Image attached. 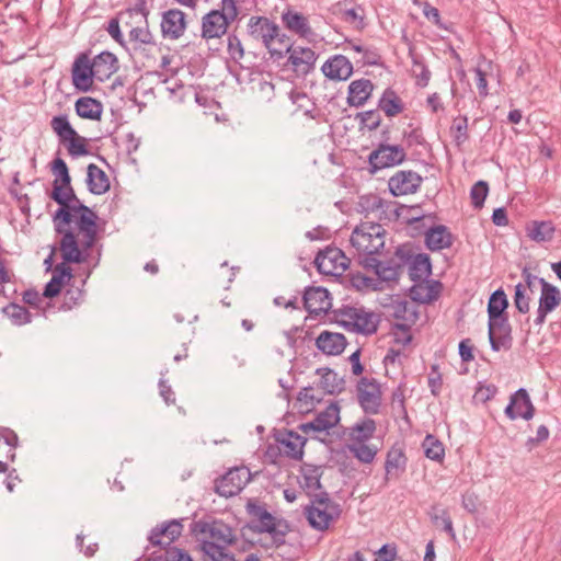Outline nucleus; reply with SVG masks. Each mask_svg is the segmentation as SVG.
Returning <instances> with one entry per match:
<instances>
[{
    "label": "nucleus",
    "mask_w": 561,
    "mask_h": 561,
    "mask_svg": "<svg viewBox=\"0 0 561 561\" xmlns=\"http://www.w3.org/2000/svg\"><path fill=\"white\" fill-rule=\"evenodd\" d=\"M228 53L234 60L241 59L244 56V50L241 41L234 34H230L228 36Z\"/></svg>",
    "instance_id": "obj_59"
},
{
    "label": "nucleus",
    "mask_w": 561,
    "mask_h": 561,
    "mask_svg": "<svg viewBox=\"0 0 561 561\" xmlns=\"http://www.w3.org/2000/svg\"><path fill=\"white\" fill-rule=\"evenodd\" d=\"M359 122L363 127H366L368 130H375L381 122L380 114L376 110H369L366 112H362L357 114Z\"/></svg>",
    "instance_id": "obj_58"
},
{
    "label": "nucleus",
    "mask_w": 561,
    "mask_h": 561,
    "mask_svg": "<svg viewBox=\"0 0 561 561\" xmlns=\"http://www.w3.org/2000/svg\"><path fill=\"white\" fill-rule=\"evenodd\" d=\"M202 551L210 561H236L234 556L227 551L228 546H219V543L202 541Z\"/></svg>",
    "instance_id": "obj_45"
},
{
    "label": "nucleus",
    "mask_w": 561,
    "mask_h": 561,
    "mask_svg": "<svg viewBox=\"0 0 561 561\" xmlns=\"http://www.w3.org/2000/svg\"><path fill=\"white\" fill-rule=\"evenodd\" d=\"M238 15L237 0H221L220 9L211 10L203 16L202 37L205 39L221 37Z\"/></svg>",
    "instance_id": "obj_4"
},
{
    "label": "nucleus",
    "mask_w": 561,
    "mask_h": 561,
    "mask_svg": "<svg viewBox=\"0 0 561 561\" xmlns=\"http://www.w3.org/2000/svg\"><path fill=\"white\" fill-rule=\"evenodd\" d=\"M348 450L353 456L363 463H370L374 461L378 448L366 443L350 444Z\"/></svg>",
    "instance_id": "obj_51"
},
{
    "label": "nucleus",
    "mask_w": 561,
    "mask_h": 561,
    "mask_svg": "<svg viewBox=\"0 0 561 561\" xmlns=\"http://www.w3.org/2000/svg\"><path fill=\"white\" fill-rule=\"evenodd\" d=\"M314 264L319 273L337 276L342 275L347 270L350 259L341 249L328 247L317 254Z\"/></svg>",
    "instance_id": "obj_9"
},
{
    "label": "nucleus",
    "mask_w": 561,
    "mask_h": 561,
    "mask_svg": "<svg viewBox=\"0 0 561 561\" xmlns=\"http://www.w3.org/2000/svg\"><path fill=\"white\" fill-rule=\"evenodd\" d=\"M316 373L320 376L318 386L323 393L334 394L344 390V379L340 378L332 369L318 368Z\"/></svg>",
    "instance_id": "obj_38"
},
{
    "label": "nucleus",
    "mask_w": 561,
    "mask_h": 561,
    "mask_svg": "<svg viewBox=\"0 0 561 561\" xmlns=\"http://www.w3.org/2000/svg\"><path fill=\"white\" fill-rule=\"evenodd\" d=\"M376 422L370 417H364L348 428V437L352 444L368 442L376 432Z\"/></svg>",
    "instance_id": "obj_37"
},
{
    "label": "nucleus",
    "mask_w": 561,
    "mask_h": 561,
    "mask_svg": "<svg viewBox=\"0 0 561 561\" xmlns=\"http://www.w3.org/2000/svg\"><path fill=\"white\" fill-rule=\"evenodd\" d=\"M374 90V84L368 79H358L348 85L347 103L351 106H363L370 98Z\"/></svg>",
    "instance_id": "obj_33"
},
{
    "label": "nucleus",
    "mask_w": 561,
    "mask_h": 561,
    "mask_svg": "<svg viewBox=\"0 0 561 561\" xmlns=\"http://www.w3.org/2000/svg\"><path fill=\"white\" fill-rule=\"evenodd\" d=\"M422 181V176L412 170H399L389 179L388 186L393 196H402L415 193Z\"/></svg>",
    "instance_id": "obj_15"
},
{
    "label": "nucleus",
    "mask_w": 561,
    "mask_h": 561,
    "mask_svg": "<svg viewBox=\"0 0 561 561\" xmlns=\"http://www.w3.org/2000/svg\"><path fill=\"white\" fill-rule=\"evenodd\" d=\"M91 62L99 81L110 79L119 68L117 57L107 50L96 55Z\"/></svg>",
    "instance_id": "obj_28"
},
{
    "label": "nucleus",
    "mask_w": 561,
    "mask_h": 561,
    "mask_svg": "<svg viewBox=\"0 0 561 561\" xmlns=\"http://www.w3.org/2000/svg\"><path fill=\"white\" fill-rule=\"evenodd\" d=\"M50 198L60 206L53 216L55 229L58 233H64L66 229L62 225L68 226L72 221L73 211L69 207V198H75V190H68V194L64 195L60 188L56 187L51 191Z\"/></svg>",
    "instance_id": "obj_21"
},
{
    "label": "nucleus",
    "mask_w": 561,
    "mask_h": 561,
    "mask_svg": "<svg viewBox=\"0 0 561 561\" xmlns=\"http://www.w3.org/2000/svg\"><path fill=\"white\" fill-rule=\"evenodd\" d=\"M508 307L506 294L502 288L493 291L488 302V316L505 314L504 311Z\"/></svg>",
    "instance_id": "obj_50"
},
{
    "label": "nucleus",
    "mask_w": 561,
    "mask_h": 561,
    "mask_svg": "<svg viewBox=\"0 0 561 561\" xmlns=\"http://www.w3.org/2000/svg\"><path fill=\"white\" fill-rule=\"evenodd\" d=\"M378 106L388 117H393L403 112L404 105L400 96L391 88H387L379 102Z\"/></svg>",
    "instance_id": "obj_41"
},
{
    "label": "nucleus",
    "mask_w": 561,
    "mask_h": 561,
    "mask_svg": "<svg viewBox=\"0 0 561 561\" xmlns=\"http://www.w3.org/2000/svg\"><path fill=\"white\" fill-rule=\"evenodd\" d=\"M405 158L407 153L403 147L380 144L368 157L369 171L374 174L381 169L399 165Z\"/></svg>",
    "instance_id": "obj_8"
},
{
    "label": "nucleus",
    "mask_w": 561,
    "mask_h": 561,
    "mask_svg": "<svg viewBox=\"0 0 561 561\" xmlns=\"http://www.w3.org/2000/svg\"><path fill=\"white\" fill-rule=\"evenodd\" d=\"M440 283L437 280L414 283L410 289L413 300L428 304L439 296Z\"/></svg>",
    "instance_id": "obj_36"
},
{
    "label": "nucleus",
    "mask_w": 561,
    "mask_h": 561,
    "mask_svg": "<svg viewBox=\"0 0 561 561\" xmlns=\"http://www.w3.org/2000/svg\"><path fill=\"white\" fill-rule=\"evenodd\" d=\"M458 351L462 362L469 363L473 360V345L470 339L461 340L458 346Z\"/></svg>",
    "instance_id": "obj_63"
},
{
    "label": "nucleus",
    "mask_w": 561,
    "mask_h": 561,
    "mask_svg": "<svg viewBox=\"0 0 561 561\" xmlns=\"http://www.w3.org/2000/svg\"><path fill=\"white\" fill-rule=\"evenodd\" d=\"M425 243L431 251L448 249L453 244V234L446 226L438 225L426 231Z\"/></svg>",
    "instance_id": "obj_31"
},
{
    "label": "nucleus",
    "mask_w": 561,
    "mask_h": 561,
    "mask_svg": "<svg viewBox=\"0 0 561 561\" xmlns=\"http://www.w3.org/2000/svg\"><path fill=\"white\" fill-rule=\"evenodd\" d=\"M50 127L59 137L61 142H66L68 138L77 136V131L69 123L67 115L54 116L50 121Z\"/></svg>",
    "instance_id": "obj_46"
},
{
    "label": "nucleus",
    "mask_w": 561,
    "mask_h": 561,
    "mask_svg": "<svg viewBox=\"0 0 561 561\" xmlns=\"http://www.w3.org/2000/svg\"><path fill=\"white\" fill-rule=\"evenodd\" d=\"M129 38L134 45H151L152 46L153 42H156L154 35L151 33V31L148 27V22L146 23V26L134 27L129 32Z\"/></svg>",
    "instance_id": "obj_52"
},
{
    "label": "nucleus",
    "mask_w": 561,
    "mask_h": 561,
    "mask_svg": "<svg viewBox=\"0 0 561 561\" xmlns=\"http://www.w3.org/2000/svg\"><path fill=\"white\" fill-rule=\"evenodd\" d=\"M412 59V76L416 79V84L421 88H425L431 80V71L424 62L422 56L410 51Z\"/></svg>",
    "instance_id": "obj_44"
},
{
    "label": "nucleus",
    "mask_w": 561,
    "mask_h": 561,
    "mask_svg": "<svg viewBox=\"0 0 561 561\" xmlns=\"http://www.w3.org/2000/svg\"><path fill=\"white\" fill-rule=\"evenodd\" d=\"M3 440L5 445L9 446V450L7 454V459L10 461H14L15 459V448L19 443V437L14 431L9 427L0 426V440Z\"/></svg>",
    "instance_id": "obj_53"
},
{
    "label": "nucleus",
    "mask_w": 561,
    "mask_h": 561,
    "mask_svg": "<svg viewBox=\"0 0 561 561\" xmlns=\"http://www.w3.org/2000/svg\"><path fill=\"white\" fill-rule=\"evenodd\" d=\"M165 561H193V559L184 550L170 547L165 550Z\"/></svg>",
    "instance_id": "obj_64"
},
{
    "label": "nucleus",
    "mask_w": 561,
    "mask_h": 561,
    "mask_svg": "<svg viewBox=\"0 0 561 561\" xmlns=\"http://www.w3.org/2000/svg\"><path fill=\"white\" fill-rule=\"evenodd\" d=\"M66 142H68L67 149L71 157H81L89 153L87 139L78 133L73 138H68Z\"/></svg>",
    "instance_id": "obj_56"
},
{
    "label": "nucleus",
    "mask_w": 561,
    "mask_h": 561,
    "mask_svg": "<svg viewBox=\"0 0 561 561\" xmlns=\"http://www.w3.org/2000/svg\"><path fill=\"white\" fill-rule=\"evenodd\" d=\"M428 515L435 526H442L443 530L446 531L451 539L456 538L453 520L446 510H438L436 506H433Z\"/></svg>",
    "instance_id": "obj_49"
},
{
    "label": "nucleus",
    "mask_w": 561,
    "mask_h": 561,
    "mask_svg": "<svg viewBox=\"0 0 561 561\" xmlns=\"http://www.w3.org/2000/svg\"><path fill=\"white\" fill-rule=\"evenodd\" d=\"M339 422L340 407L337 403H330L323 411L319 412L312 421L300 424L298 428L305 434L313 432L328 435L329 431L335 427Z\"/></svg>",
    "instance_id": "obj_12"
},
{
    "label": "nucleus",
    "mask_w": 561,
    "mask_h": 561,
    "mask_svg": "<svg viewBox=\"0 0 561 561\" xmlns=\"http://www.w3.org/2000/svg\"><path fill=\"white\" fill-rule=\"evenodd\" d=\"M247 512L252 517L253 525L250 526L252 530L259 534L267 533L275 542H284L285 533L277 530L276 518L263 505L250 501L247 504Z\"/></svg>",
    "instance_id": "obj_6"
},
{
    "label": "nucleus",
    "mask_w": 561,
    "mask_h": 561,
    "mask_svg": "<svg viewBox=\"0 0 561 561\" xmlns=\"http://www.w3.org/2000/svg\"><path fill=\"white\" fill-rule=\"evenodd\" d=\"M75 111L81 118L100 121L103 114V104L94 98L81 96L75 103Z\"/></svg>",
    "instance_id": "obj_34"
},
{
    "label": "nucleus",
    "mask_w": 561,
    "mask_h": 561,
    "mask_svg": "<svg viewBox=\"0 0 561 561\" xmlns=\"http://www.w3.org/2000/svg\"><path fill=\"white\" fill-rule=\"evenodd\" d=\"M59 249L66 263H82L85 261V255L80 250L77 238L71 230H66L62 233Z\"/></svg>",
    "instance_id": "obj_30"
},
{
    "label": "nucleus",
    "mask_w": 561,
    "mask_h": 561,
    "mask_svg": "<svg viewBox=\"0 0 561 561\" xmlns=\"http://www.w3.org/2000/svg\"><path fill=\"white\" fill-rule=\"evenodd\" d=\"M183 525L181 519H172L161 526L151 529L148 540L152 546L168 548L182 534Z\"/></svg>",
    "instance_id": "obj_20"
},
{
    "label": "nucleus",
    "mask_w": 561,
    "mask_h": 561,
    "mask_svg": "<svg viewBox=\"0 0 561 561\" xmlns=\"http://www.w3.org/2000/svg\"><path fill=\"white\" fill-rule=\"evenodd\" d=\"M134 50L137 55L147 60H156V53L160 50L157 42L153 45H134Z\"/></svg>",
    "instance_id": "obj_61"
},
{
    "label": "nucleus",
    "mask_w": 561,
    "mask_h": 561,
    "mask_svg": "<svg viewBox=\"0 0 561 561\" xmlns=\"http://www.w3.org/2000/svg\"><path fill=\"white\" fill-rule=\"evenodd\" d=\"M276 442L279 444V451L295 460H300L304 456V446L307 442L306 438L300 436L299 434L287 431L283 434H279L276 437Z\"/></svg>",
    "instance_id": "obj_26"
},
{
    "label": "nucleus",
    "mask_w": 561,
    "mask_h": 561,
    "mask_svg": "<svg viewBox=\"0 0 561 561\" xmlns=\"http://www.w3.org/2000/svg\"><path fill=\"white\" fill-rule=\"evenodd\" d=\"M285 49L289 54L287 62L298 77H306L313 71L317 60V55L313 49L300 46H286Z\"/></svg>",
    "instance_id": "obj_17"
},
{
    "label": "nucleus",
    "mask_w": 561,
    "mask_h": 561,
    "mask_svg": "<svg viewBox=\"0 0 561 561\" xmlns=\"http://www.w3.org/2000/svg\"><path fill=\"white\" fill-rule=\"evenodd\" d=\"M426 458L435 461H443L445 448L443 443L432 434H427L422 443Z\"/></svg>",
    "instance_id": "obj_47"
},
{
    "label": "nucleus",
    "mask_w": 561,
    "mask_h": 561,
    "mask_svg": "<svg viewBox=\"0 0 561 561\" xmlns=\"http://www.w3.org/2000/svg\"><path fill=\"white\" fill-rule=\"evenodd\" d=\"M194 534L208 535L211 540L209 542L219 543V546H231L236 542V537L231 527L222 522L214 520L208 522H195L192 526Z\"/></svg>",
    "instance_id": "obj_13"
},
{
    "label": "nucleus",
    "mask_w": 561,
    "mask_h": 561,
    "mask_svg": "<svg viewBox=\"0 0 561 561\" xmlns=\"http://www.w3.org/2000/svg\"><path fill=\"white\" fill-rule=\"evenodd\" d=\"M385 280L377 278H373L362 274L360 272H355L350 274V283L351 285L359 290V291H369V290H381V283ZM387 283L389 280H386Z\"/></svg>",
    "instance_id": "obj_43"
},
{
    "label": "nucleus",
    "mask_w": 561,
    "mask_h": 561,
    "mask_svg": "<svg viewBox=\"0 0 561 561\" xmlns=\"http://www.w3.org/2000/svg\"><path fill=\"white\" fill-rule=\"evenodd\" d=\"M160 27L163 38L171 41L179 39L186 28L185 13L179 9L164 11L162 13Z\"/></svg>",
    "instance_id": "obj_19"
},
{
    "label": "nucleus",
    "mask_w": 561,
    "mask_h": 561,
    "mask_svg": "<svg viewBox=\"0 0 561 561\" xmlns=\"http://www.w3.org/2000/svg\"><path fill=\"white\" fill-rule=\"evenodd\" d=\"M489 342L492 351L510 350L512 346V328L505 314L489 316Z\"/></svg>",
    "instance_id": "obj_10"
},
{
    "label": "nucleus",
    "mask_w": 561,
    "mask_h": 561,
    "mask_svg": "<svg viewBox=\"0 0 561 561\" xmlns=\"http://www.w3.org/2000/svg\"><path fill=\"white\" fill-rule=\"evenodd\" d=\"M489 193V185L485 181H478L470 190L471 203L474 208H481Z\"/></svg>",
    "instance_id": "obj_54"
},
{
    "label": "nucleus",
    "mask_w": 561,
    "mask_h": 561,
    "mask_svg": "<svg viewBox=\"0 0 561 561\" xmlns=\"http://www.w3.org/2000/svg\"><path fill=\"white\" fill-rule=\"evenodd\" d=\"M247 31L249 36L256 42H261L272 56H282L283 49L274 47L277 41L284 43L285 35L279 34V26L265 16H251Z\"/></svg>",
    "instance_id": "obj_5"
},
{
    "label": "nucleus",
    "mask_w": 561,
    "mask_h": 561,
    "mask_svg": "<svg viewBox=\"0 0 561 561\" xmlns=\"http://www.w3.org/2000/svg\"><path fill=\"white\" fill-rule=\"evenodd\" d=\"M335 321L350 332L370 335L377 332L379 314L364 307L342 306L334 311Z\"/></svg>",
    "instance_id": "obj_2"
},
{
    "label": "nucleus",
    "mask_w": 561,
    "mask_h": 561,
    "mask_svg": "<svg viewBox=\"0 0 561 561\" xmlns=\"http://www.w3.org/2000/svg\"><path fill=\"white\" fill-rule=\"evenodd\" d=\"M346 339L342 333L323 331L316 340L318 350L327 355H340L346 347Z\"/></svg>",
    "instance_id": "obj_29"
},
{
    "label": "nucleus",
    "mask_w": 561,
    "mask_h": 561,
    "mask_svg": "<svg viewBox=\"0 0 561 561\" xmlns=\"http://www.w3.org/2000/svg\"><path fill=\"white\" fill-rule=\"evenodd\" d=\"M310 497V504L305 507V516L313 529L327 530L331 523L340 518L341 506L332 501L325 491H320Z\"/></svg>",
    "instance_id": "obj_3"
},
{
    "label": "nucleus",
    "mask_w": 561,
    "mask_h": 561,
    "mask_svg": "<svg viewBox=\"0 0 561 561\" xmlns=\"http://www.w3.org/2000/svg\"><path fill=\"white\" fill-rule=\"evenodd\" d=\"M51 171L56 176L53 182V190L59 187L64 195L68 194V190H73L67 163L61 158L58 157L53 161Z\"/></svg>",
    "instance_id": "obj_39"
},
{
    "label": "nucleus",
    "mask_w": 561,
    "mask_h": 561,
    "mask_svg": "<svg viewBox=\"0 0 561 561\" xmlns=\"http://www.w3.org/2000/svg\"><path fill=\"white\" fill-rule=\"evenodd\" d=\"M81 210L77 220V227L83 236L82 247L84 250L91 249L96 240L98 226L96 214L88 206H80Z\"/></svg>",
    "instance_id": "obj_23"
},
{
    "label": "nucleus",
    "mask_w": 561,
    "mask_h": 561,
    "mask_svg": "<svg viewBox=\"0 0 561 561\" xmlns=\"http://www.w3.org/2000/svg\"><path fill=\"white\" fill-rule=\"evenodd\" d=\"M450 130L455 133L454 138L458 146L466 142L469 139L467 116L456 118Z\"/></svg>",
    "instance_id": "obj_55"
},
{
    "label": "nucleus",
    "mask_w": 561,
    "mask_h": 561,
    "mask_svg": "<svg viewBox=\"0 0 561 561\" xmlns=\"http://www.w3.org/2000/svg\"><path fill=\"white\" fill-rule=\"evenodd\" d=\"M556 228L551 221H534L527 228V236L536 242L552 240Z\"/></svg>",
    "instance_id": "obj_42"
},
{
    "label": "nucleus",
    "mask_w": 561,
    "mask_h": 561,
    "mask_svg": "<svg viewBox=\"0 0 561 561\" xmlns=\"http://www.w3.org/2000/svg\"><path fill=\"white\" fill-rule=\"evenodd\" d=\"M357 401L366 414H378L381 407L382 392L375 378L363 377L356 386Z\"/></svg>",
    "instance_id": "obj_7"
},
{
    "label": "nucleus",
    "mask_w": 561,
    "mask_h": 561,
    "mask_svg": "<svg viewBox=\"0 0 561 561\" xmlns=\"http://www.w3.org/2000/svg\"><path fill=\"white\" fill-rule=\"evenodd\" d=\"M304 306L310 314L327 313L331 308V296L324 287H308L304 294Z\"/></svg>",
    "instance_id": "obj_22"
},
{
    "label": "nucleus",
    "mask_w": 561,
    "mask_h": 561,
    "mask_svg": "<svg viewBox=\"0 0 561 561\" xmlns=\"http://www.w3.org/2000/svg\"><path fill=\"white\" fill-rule=\"evenodd\" d=\"M432 274L431 259L426 253H419L409 260V276L414 283L428 282Z\"/></svg>",
    "instance_id": "obj_32"
},
{
    "label": "nucleus",
    "mask_w": 561,
    "mask_h": 561,
    "mask_svg": "<svg viewBox=\"0 0 561 561\" xmlns=\"http://www.w3.org/2000/svg\"><path fill=\"white\" fill-rule=\"evenodd\" d=\"M530 298L526 295V287L519 283L515 286L514 293V305L520 313H527L529 311Z\"/></svg>",
    "instance_id": "obj_57"
},
{
    "label": "nucleus",
    "mask_w": 561,
    "mask_h": 561,
    "mask_svg": "<svg viewBox=\"0 0 561 561\" xmlns=\"http://www.w3.org/2000/svg\"><path fill=\"white\" fill-rule=\"evenodd\" d=\"M87 184L90 193L94 195H102L110 190L108 176L94 163L88 165Z\"/></svg>",
    "instance_id": "obj_35"
},
{
    "label": "nucleus",
    "mask_w": 561,
    "mask_h": 561,
    "mask_svg": "<svg viewBox=\"0 0 561 561\" xmlns=\"http://www.w3.org/2000/svg\"><path fill=\"white\" fill-rule=\"evenodd\" d=\"M280 20L289 32L301 38L310 39L314 35L307 16L298 11L287 9L282 13Z\"/></svg>",
    "instance_id": "obj_25"
},
{
    "label": "nucleus",
    "mask_w": 561,
    "mask_h": 561,
    "mask_svg": "<svg viewBox=\"0 0 561 561\" xmlns=\"http://www.w3.org/2000/svg\"><path fill=\"white\" fill-rule=\"evenodd\" d=\"M323 474L322 466L304 463L300 467V486L309 496H314L322 491L321 477Z\"/></svg>",
    "instance_id": "obj_27"
},
{
    "label": "nucleus",
    "mask_w": 561,
    "mask_h": 561,
    "mask_svg": "<svg viewBox=\"0 0 561 561\" xmlns=\"http://www.w3.org/2000/svg\"><path fill=\"white\" fill-rule=\"evenodd\" d=\"M504 412L510 420L522 417L529 421L534 417L535 407L526 389L520 388L510 397V403Z\"/></svg>",
    "instance_id": "obj_18"
},
{
    "label": "nucleus",
    "mask_w": 561,
    "mask_h": 561,
    "mask_svg": "<svg viewBox=\"0 0 561 561\" xmlns=\"http://www.w3.org/2000/svg\"><path fill=\"white\" fill-rule=\"evenodd\" d=\"M73 87L82 92H88L93 87V79L96 75L88 54L81 53L75 60L71 70Z\"/></svg>",
    "instance_id": "obj_14"
},
{
    "label": "nucleus",
    "mask_w": 561,
    "mask_h": 561,
    "mask_svg": "<svg viewBox=\"0 0 561 561\" xmlns=\"http://www.w3.org/2000/svg\"><path fill=\"white\" fill-rule=\"evenodd\" d=\"M396 545H383L377 552V558L374 561H394L397 558Z\"/></svg>",
    "instance_id": "obj_62"
},
{
    "label": "nucleus",
    "mask_w": 561,
    "mask_h": 561,
    "mask_svg": "<svg viewBox=\"0 0 561 561\" xmlns=\"http://www.w3.org/2000/svg\"><path fill=\"white\" fill-rule=\"evenodd\" d=\"M407 457L403 450L402 445L394 444L387 453L385 469H386V480H388V476L393 471L403 472L407 467Z\"/></svg>",
    "instance_id": "obj_40"
},
{
    "label": "nucleus",
    "mask_w": 561,
    "mask_h": 561,
    "mask_svg": "<svg viewBox=\"0 0 561 561\" xmlns=\"http://www.w3.org/2000/svg\"><path fill=\"white\" fill-rule=\"evenodd\" d=\"M250 471L247 468H233L216 480V492L225 497L237 495L250 481Z\"/></svg>",
    "instance_id": "obj_11"
},
{
    "label": "nucleus",
    "mask_w": 561,
    "mask_h": 561,
    "mask_svg": "<svg viewBox=\"0 0 561 561\" xmlns=\"http://www.w3.org/2000/svg\"><path fill=\"white\" fill-rule=\"evenodd\" d=\"M321 71L330 80L345 81L353 73V65L347 57L334 55L322 65Z\"/></svg>",
    "instance_id": "obj_24"
},
{
    "label": "nucleus",
    "mask_w": 561,
    "mask_h": 561,
    "mask_svg": "<svg viewBox=\"0 0 561 561\" xmlns=\"http://www.w3.org/2000/svg\"><path fill=\"white\" fill-rule=\"evenodd\" d=\"M443 385L442 375L438 365H433L428 375V387L434 396H438Z\"/></svg>",
    "instance_id": "obj_60"
},
{
    "label": "nucleus",
    "mask_w": 561,
    "mask_h": 561,
    "mask_svg": "<svg viewBox=\"0 0 561 561\" xmlns=\"http://www.w3.org/2000/svg\"><path fill=\"white\" fill-rule=\"evenodd\" d=\"M351 247L358 265L373 272L382 280H398L407 260L401 250H397L398 260H382L386 242V229L376 222L364 221L355 227L351 234Z\"/></svg>",
    "instance_id": "obj_1"
},
{
    "label": "nucleus",
    "mask_w": 561,
    "mask_h": 561,
    "mask_svg": "<svg viewBox=\"0 0 561 561\" xmlns=\"http://www.w3.org/2000/svg\"><path fill=\"white\" fill-rule=\"evenodd\" d=\"M541 294L539 297V306L535 323L541 325L546 321L548 313L552 312L561 302V293L559 288L545 278H539Z\"/></svg>",
    "instance_id": "obj_16"
},
{
    "label": "nucleus",
    "mask_w": 561,
    "mask_h": 561,
    "mask_svg": "<svg viewBox=\"0 0 561 561\" xmlns=\"http://www.w3.org/2000/svg\"><path fill=\"white\" fill-rule=\"evenodd\" d=\"M2 312L14 325H23L31 322V313L24 306L12 302L5 306Z\"/></svg>",
    "instance_id": "obj_48"
}]
</instances>
